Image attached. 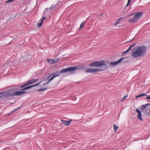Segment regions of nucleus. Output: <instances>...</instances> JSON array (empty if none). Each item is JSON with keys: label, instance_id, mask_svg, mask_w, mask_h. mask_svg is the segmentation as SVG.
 <instances>
[{"label": "nucleus", "instance_id": "4468645a", "mask_svg": "<svg viewBox=\"0 0 150 150\" xmlns=\"http://www.w3.org/2000/svg\"><path fill=\"white\" fill-rule=\"evenodd\" d=\"M147 96V95H146V94L145 93H142L138 95L137 96H136V98H137L139 97H142V96Z\"/></svg>", "mask_w": 150, "mask_h": 150}, {"label": "nucleus", "instance_id": "5701e85b", "mask_svg": "<svg viewBox=\"0 0 150 150\" xmlns=\"http://www.w3.org/2000/svg\"><path fill=\"white\" fill-rule=\"evenodd\" d=\"M59 61V59H53V62H54V63H56L57 62Z\"/></svg>", "mask_w": 150, "mask_h": 150}, {"label": "nucleus", "instance_id": "2f4dec72", "mask_svg": "<svg viewBox=\"0 0 150 150\" xmlns=\"http://www.w3.org/2000/svg\"><path fill=\"white\" fill-rule=\"evenodd\" d=\"M127 95H126L125 96H124L123 98V100L125 99V98H126L127 97Z\"/></svg>", "mask_w": 150, "mask_h": 150}, {"label": "nucleus", "instance_id": "e433bc0d", "mask_svg": "<svg viewBox=\"0 0 150 150\" xmlns=\"http://www.w3.org/2000/svg\"><path fill=\"white\" fill-rule=\"evenodd\" d=\"M134 38H133L132 40H131V41H132V40H134Z\"/></svg>", "mask_w": 150, "mask_h": 150}, {"label": "nucleus", "instance_id": "4be33fe9", "mask_svg": "<svg viewBox=\"0 0 150 150\" xmlns=\"http://www.w3.org/2000/svg\"><path fill=\"white\" fill-rule=\"evenodd\" d=\"M84 25V23H82L81 24H80V28H79V30H80L82 27Z\"/></svg>", "mask_w": 150, "mask_h": 150}, {"label": "nucleus", "instance_id": "f3484780", "mask_svg": "<svg viewBox=\"0 0 150 150\" xmlns=\"http://www.w3.org/2000/svg\"><path fill=\"white\" fill-rule=\"evenodd\" d=\"M32 79H31L30 80H29L28 81L27 83V84H28V85L31 84L33 83V81Z\"/></svg>", "mask_w": 150, "mask_h": 150}, {"label": "nucleus", "instance_id": "ddd939ff", "mask_svg": "<svg viewBox=\"0 0 150 150\" xmlns=\"http://www.w3.org/2000/svg\"><path fill=\"white\" fill-rule=\"evenodd\" d=\"M138 115H137V117L140 120L142 121L143 120V119L142 118L141 112H140V113H138Z\"/></svg>", "mask_w": 150, "mask_h": 150}, {"label": "nucleus", "instance_id": "9b49d317", "mask_svg": "<svg viewBox=\"0 0 150 150\" xmlns=\"http://www.w3.org/2000/svg\"><path fill=\"white\" fill-rule=\"evenodd\" d=\"M40 83H41V82H40L39 83L36 84H35V85H33V86H26L25 88H23V90H25L28 89L30 88H32V87H33L35 86H37V85H38L39 84H40Z\"/></svg>", "mask_w": 150, "mask_h": 150}, {"label": "nucleus", "instance_id": "c9c22d12", "mask_svg": "<svg viewBox=\"0 0 150 150\" xmlns=\"http://www.w3.org/2000/svg\"><path fill=\"white\" fill-rule=\"evenodd\" d=\"M127 7H126V6H125V8H126Z\"/></svg>", "mask_w": 150, "mask_h": 150}, {"label": "nucleus", "instance_id": "9d476101", "mask_svg": "<svg viewBox=\"0 0 150 150\" xmlns=\"http://www.w3.org/2000/svg\"><path fill=\"white\" fill-rule=\"evenodd\" d=\"M71 120L69 121H66L64 120H61V121L62 123L64 125L68 126L71 123Z\"/></svg>", "mask_w": 150, "mask_h": 150}, {"label": "nucleus", "instance_id": "72a5a7b5", "mask_svg": "<svg viewBox=\"0 0 150 150\" xmlns=\"http://www.w3.org/2000/svg\"><path fill=\"white\" fill-rule=\"evenodd\" d=\"M83 68L82 67H80L79 68V69H83Z\"/></svg>", "mask_w": 150, "mask_h": 150}, {"label": "nucleus", "instance_id": "b1692460", "mask_svg": "<svg viewBox=\"0 0 150 150\" xmlns=\"http://www.w3.org/2000/svg\"><path fill=\"white\" fill-rule=\"evenodd\" d=\"M28 85V84H27V83L24 84V85H23L22 86H20V87L21 88H23V87H25L26 86Z\"/></svg>", "mask_w": 150, "mask_h": 150}, {"label": "nucleus", "instance_id": "39448f33", "mask_svg": "<svg viewBox=\"0 0 150 150\" xmlns=\"http://www.w3.org/2000/svg\"><path fill=\"white\" fill-rule=\"evenodd\" d=\"M141 110L145 114H148L150 112V104L146 103L145 105H142L140 108Z\"/></svg>", "mask_w": 150, "mask_h": 150}, {"label": "nucleus", "instance_id": "20e7f679", "mask_svg": "<svg viewBox=\"0 0 150 150\" xmlns=\"http://www.w3.org/2000/svg\"><path fill=\"white\" fill-rule=\"evenodd\" d=\"M143 13L142 12H137L134 15L133 18L128 20V22L130 23H133L138 21L142 16Z\"/></svg>", "mask_w": 150, "mask_h": 150}, {"label": "nucleus", "instance_id": "4c0bfd02", "mask_svg": "<svg viewBox=\"0 0 150 150\" xmlns=\"http://www.w3.org/2000/svg\"><path fill=\"white\" fill-rule=\"evenodd\" d=\"M1 96H0V98H1Z\"/></svg>", "mask_w": 150, "mask_h": 150}, {"label": "nucleus", "instance_id": "a878e982", "mask_svg": "<svg viewBox=\"0 0 150 150\" xmlns=\"http://www.w3.org/2000/svg\"><path fill=\"white\" fill-rule=\"evenodd\" d=\"M128 51H127V50L126 51H125V52H122V54L124 55V54H126L127 53Z\"/></svg>", "mask_w": 150, "mask_h": 150}, {"label": "nucleus", "instance_id": "f257e3e1", "mask_svg": "<svg viewBox=\"0 0 150 150\" xmlns=\"http://www.w3.org/2000/svg\"><path fill=\"white\" fill-rule=\"evenodd\" d=\"M146 47L142 45L137 47L136 49L132 50V57L134 58H137L144 55L146 53Z\"/></svg>", "mask_w": 150, "mask_h": 150}, {"label": "nucleus", "instance_id": "1a4fd4ad", "mask_svg": "<svg viewBox=\"0 0 150 150\" xmlns=\"http://www.w3.org/2000/svg\"><path fill=\"white\" fill-rule=\"evenodd\" d=\"M123 57L120 58L119 60L114 62H111L110 63V65L111 66H114L120 63L123 60Z\"/></svg>", "mask_w": 150, "mask_h": 150}, {"label": "nucleus", "instance_id": "7ed1b4c3", "mask_svg": "<svg viewBox=\"0 0 150 150\" xmlns=\"http://www.w3.org/2000/svg\"><path fill=\"white\" fill-rule=\"evenodd\" d=\"M89 66L91 67H104L106 68L107 67V65L105 63L104 60L96 61L89 64Z\"/></svg>", "mask_w": 150, "mask_h": 150}, {"label": "nucleus", "instance_id": "2eb2a0df", "mask_svg": "<svg viewBox=\"0 0 150 150\" xmlns=\"http://www.w3.org/2000/svg\"><path fill=\"white\" fill-rule=\"evenodd\" d=\"M47 62L52 64L54 63L53 59H47Z\"/></svg>", "mask_w": 150, "mask_h": 150}, {"label": "nucleus", "instance_id": "6ab92c4d", "mask_svg": "<svg viewBox=\"0 0 150 150\" xmlns=\"http://www.w3.org/2000/svg\"><path fill=\"white\" fill-rule=\"evenodd\" d=\"M135 45V44L134 43V44H133V45H132L131 46H130L129 47V48L127 50V51H129L132 49V47L133 46H134Z\"/></svg>", "mask_w": 150, "mask_h": 150}, {"label": "nucleus", "instance_id": "f8f14e48", "mask_svg": "<svg viewBox=\"0 0 150 150\" xmlns=\"http://www.w3.org/2000/svg\"><path fill=\"white\" fill-rule=\"evenodd\" d=\"M46 18L45 17H44L43 18H41L40 20V21H41V22L39 23H38V27H41V26L42 25V24L43 23V22L44 21V20L45 19V18Z\"/></svg>", "mask_w": 150, "mask_h": 150}, {"label": "nucleus", "instance_id": "f03ea898", "mask_svg": "<svg viewBox=\"0 0 150 150\" xmlns=\"http://www.w3.org/2000/svg\"><path fill=\"white\" fill-rule=\"evenodd\" d=\"M17 88H15L13 90H8L5 91L4 93V96L7 98L14 96H21L26 93V92L23 91H16L13 92V91L17 90Z\"/></svg>", "mask_w": 150, "mask_h": 150}, {"label": "nucleus", "instance_id": "cd10ccee", "mask_svg": "<svg viewBox=\"0 0 150 150\" xmlns=\"http://www.w3.org/2000/svg\"><path fill=\"white\" fill-rule=\"evenodd\" d=\"M32 79L33 80V83L35 82L38 80V79Z\"/></svg>", "mask_w": 150, "mask_h": 150}, {"label": "nucleus", "instance_id": "bb28decb", "mask_svg": "<svg viewBox=\"0 0 150 150\" xmlns=\"http://www.w3.org/2000/svg\"><path fill=\"white\" fill-rule=\"evenodd\" d=\"M136 111L138 113H139L141 112V111H140V110L138 108H137L136 109Z\"/></svg>", "mask_w": 150, "mask_h": 150}, {"label": "nucleus", "instance_id": "423d86ee", "mask_svg": "<svg viewBox=\"0 0 150 150\" xmlns=\"http://www.w3.org/2000/svg\"><path fill=\"white\" fill-rule=\"evenodd\" d=\"M103 70L101 69L88 68L85 70L86 73H95L100 71H103Z\"/></svg>", "mask_w": 150, "mask_h": 150}, {"label": "nucleus", "instance_id": "7c9ffc66", "mask_svg": "<svg viewBox=\"0 0 150 150\" xmlns=\"http://www.w3.org/2000/svg\"><path fill=\"white\" fill-rule=\"evenodd\" d=\"M51 76L52 75H50L45 79V81L47 79H49Z\"/></svg>", "mask_w": 150, "mask_h": 150}, {"label": "nucleus", "instance_id": "0eeeda50", "mask_svg": "<svg viewBox=\"0 0 150 150\" xmlns=\"http://www.w3.org/2000/svg\"><path fill=\"white\" fill-rule=\"evenodd\" d=\"M76 69H77V67H69L62 70L61 71V72L62 73H64L67 72H70L75 70Z\"/></svg>", "mask_w": 150, "mask_h": 150}, {"label": "nucleus", "instance_id": "412c9836", "mask_svg": "<svg viewBox=\"0 0 150 150\" xmlns=\"http://www.w3.org/2000/svg\"><path fill=\"white\" fill-rule=\"evenodd\" d=\"M14 0H8L6 1V3H9L12 1H13Z\"/></svg>", "mask_w": 150, "mask_h": 150}, {"label": "nucleus", "instance_id": "393cba45", "mask_svg": "<svg viewBox=\"0 0 150 150\" xmlns=\"http://www.w3.org/2000/svg\"><path fill=\"white\" fill-rule=\"evenodd\" d=\"M21 107H20L18 108H15L14 109L13 111V112H14L16 111V110H18L20 108H21Z\"/></svg>", "mask_w": 150, "mask_h": 150}, {"label": "nucleus", "instance_id": "6e6552de", "mask_svg": "<svg viewBox=\"0 0 150 150\" xmlns=\"http://www.w3.org/2000/svg\"><path fill=\"white\" fill-rule=\"evenodd\" d=\"M60 74V73L59 72H58V73H54L52 74L53 75L52 76L50 79H49L48 80V81L46 83H44L43 84L44 85H45L48 83H49L50 81H51L55 77L58 76H59Z\"/></svg>", "mask_w": 150, "mask_h": 150}, {"label": "nucleus", "instance_id": "c85d7f7f", "mask_svg": "<svg viewBox=\"0 0 150 150\" xmlns=\"http://www.w3.org/2000/svg\"><path fill=\"white\" fill-rule=\"evenodd\" d=\"M146 99H149V100H150V95L147 96L146 98Z\"/></svg>", "mask_w": 150, "mask_h": 150}, {"label": "nucleus", "instance_id": "c756f323", "mask_svg": "<svg viewBox=\"0 0 150 150\" xmlns=\"http://www.w3.org/2000/svg\"><path fill=\"white\" fill-rule=\"evenodd\" d=\"M130 2L128 1L127 4L126 5V6L127 7L130 4Z\"/></svg>", "mask_w": 150, "mask_h": 150}, {"label": "nucleus", "instance_id": "a211bd4d", "mask_svg": "<svg viewBox=\"0 0 150 150\" xmlns=\"http://www.w3.org/2000/svg\"><path fill=\"white\" fill-rule=\"evenodd\" d=\"M47 89V88H41L40 89L38 90V91L39 92H41L43 91H44V90H45Z\"/></svg>", "mask_w": 150, "mask_h": 150}, {"label": "nucleus", "instance_id": "f704fd0d", "mask_svg": "<svg viewBox=\"0 0 150 150\" xmlns=\"http://www.w3.org/2000/svg\"><path fill=\"white\" fill-rule=\"evenodd\" d=\"M128 1H129V2H131V0H128Z\"/></svg>", "mask_w": 150, "mask_h": 150}, {"label": "nucleus", "instance_id": "473e14b6", "mask_svg": "<svg viewBox=\"0 0 150 150\" xmlns=\"http://www.w3.org/2000/svg\"><path fill=\"white\" fill-rule=\"evenodd\" d=\"M4 94V92L0 93V95H2Z\"/></svg>", "mask_w": 150, "mask_h": 150}, {"label": "nucleus", "instance_id": "dca6fc26", "mask_svg": "<svg viewBox=\"0 0 150 150\" xmlns=\"http://www.w3.org/2000/svg\"><path fill=\"white\" fill-rule=\"evenodd\" d=\"M114 128L115 132H116L117 131L118 128V127L117 126L115 125V124L114 125Z\"/></svg>", "mask_w": 150, "mask_h": 150}, {"label": "nucleus", "instance_id": "aec40b11", "mask_svg": "<svg viewBox=\"0 0 150 150\" xmlns=\"http://www.w3.org/2000/svg\"><path fill=\"white\" fill-rule=\"evenodd\" d=\"M124 17H122L120 18L117 21V22L115 24H117L120 21V20H121V19L124 18Z\"/></svg>", "mask_w": 150, "mask_h": 150}]
</instances>
